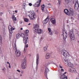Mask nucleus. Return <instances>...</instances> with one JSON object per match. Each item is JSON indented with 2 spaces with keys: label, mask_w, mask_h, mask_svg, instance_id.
Here are the masks:
<instances>
[{
  "label": "nucleus",
  "mask_w": 79,
  "mask_h": 79,
  "mask_svg": "<svg viewBox=\"0 0 79 79\" xmlns=\"http://www.w3.org/2000/svg\"><path fill=\"white\" fill-rule=\"evenodd\" d=\"M61 53L63 56H65L63 58V60L65 61L64 63L67 64V66L69 68H73V64L69 62V60H68V59L66 58L69 56V53L64 49H62L61 51Z\"/></svg>",
  "instance_id": "obj_1"
},
{
  "label": "nucleus",
  "mask_w": 79,
  "mask_h": 79,
  "mask_svg": "<svg viewBox=\"0 0 79 79\" xmlns=\"http://www.w3.org/2000/svg\"><path fill=\"white\" fill-rule=\"evenodd\" d=\"M69 36L71 40H74L75 36L74 34V30L73 29H71L70 31V35Z\"/></svg>",
  "instance_id": "obj_2"
},
{
  "label": "nucleus",
  "mask_w": 79,
  "mask_h": 79,
  "mask_svg": "<svg viewBox=\"0 0 79 79\" xmlns=\"http://www.w3.org/2000/svg\"><path fill=\"white\" fill-rule=\"evenodd\" d=\"M73 3L75 5L74 8L76 10H77L79 9V4H78V0H73Z\"/></svg>",
  "instance_id": "obj_3"
},
{
  "label": "nucleus",
  "mask_w": 79,
  "mask_h": 79,
  "mask_svg": "<svg viewBox=\"0 0 79 79\" xmlns=\"http://www.w3.org/2000/svg\"><path fill=\"white\" fill-rule=\"evenodd\" d=\"M35 13L34 12H32L30 13L29 15V17L30 19L33 20L35 19Z\"/></svg>",
  "instance_id": "obj_4"
},
{
  "label": "nucleus",
  "mask_w": 79,
  "mask_h": 79,
  "mask_svg": "<svg viewBox=\"0 0 79 79\" xmlns=\"http://www.w3.org/2000/svg\"><path fill=\"white\" fill-rule=\"evenodd\" d=\"M41 2L42 0H39L33 5V6L34 7H36V6L38 7H39V6L40 5V3H41Z\"/></svg>",
  "instance_id": "obj_5"
},
{
  "label": "nucleus",
  "mask_w": 79,
  "mask_h": 79,
  "mask_svg": "<svg viewBox=\"0 0 79 79\" xmlns=\"http://www.w3.org/2000/svg\"><path fill=\"white\" fill-rule=\"evenodd\" d=\"M20 36L23 38V43L25 44H27V39L25 37V35L23 33H22L20 35Z\"/></svg>",
  "instance_id": "obj_6"
},
{
  "label": "nucleus",
  "mask_w": 79,
  "mask_h": 79,
  "mask_svg": "<svg viewBox=\"0 0 79 79\" xmlns=\"http://www.w3.org/2000/svg\"><path fill=\"white\" fill-rule=\"evenodd\" d=\"M68 10L69 13H70V15L71 14L74 17L76 16V14H75V13L74 12V11L72 8H69V10Z\"/></svg>",
  "instance_id": "obj_7"
},
{
  "label": "nucleus",
  "mask_w": 79,
  "mask_h": 79,
  "mask_svg": "<svg viewBox=\"0 0 79 79\" xmlns=\"http://www.w3.org/2000/svg\"><path fill=\"white\" fill-rule=\"evenodd\" d=\"M67 35H68L67 34V33L66 32V31H63V39H64V41H66V39L67 38Z\"/></svg>",
  "instance_id": "obj_8"
},
{
  "label": "nucleus",
  "mask_w": 79,
  "mask_h": 79,
  "mask_svg": "<svg viewBox=\"0 0 79 79\" xmlns=\"http://www.w3.org/2000/svg\"><path fill=\"white\" fill-rule=\"evenodd\" d=\"M34 33H37L38 34H42V30L38 28V29L35 30V31H34Z\"/></svg>",
  "instance_id": "obj_9"
},
{
  "label": "nucleus",
  "mask_w": 79,
  "mask_h": 79,
  "mask_svg": "<svg viewBox=\"0 0 79 79\" xmlns=\"http://www.w3.org/2000/svg\"><path fill=\"white\" fill-rule=\"evenodd\" d=\"M39 64V54H37L36 56V66L37 68V66Z\"/></svg>",
  "instance_id": "obj_10"
},
{
  "label": "nucleus",
  "mask_w": 79,
  "mask_h": 79,
  "mask_svg": "<svg viewBox=\"0 0 79 79\" xmlns=\"http://www.w3.org/2000/svg\"><path fill=\"white\" fill-rule=\"evenodd\" d=\"M39 24H35L34 25V27L33 28L34 32L36 29H39Z\"/></svg>",
  "instance_id": "obj_11"
},
{
  "label": "nucleus",
  "mask_w": 79,
  "mask_h": 79,
  "mask_svg": "<svg viewBox=\"0 0 79 79\" xmlns=\"http://www.w3.org/2000/svg\"><path fill=\"white\" fill-rule=\"evenodd\" d=\"M49 19H49V17L48 16L47 18L44 20L43 22V24H47L48 22V21H49Z\"/></svg>",
  "instance_id": "obj_12"
},
{
  "label": "nucleus",
  "mask_w": 79,
  "mask_h": 79,
  "mask_svg": "<svg viewBox=\"0 0 79 79\" xmlns=\"http://www.w3.org/2000/svg\"><path fill=\"white\" fill-rule=\"evenodd\" d=\"M15 54L17 56H19L21 55V52L19 50H16L15 52Z\"/></svg>",
  "instance_id": "obj_13"
},
{
  "label": "nucleus",
  "mask_w": 79,
  "mask_h": 79,
  "mask_svg": "<svg viewBox=\"0 0 79 79\" xmlns=\"http://www.w3.org/2000/svg\"><path fill=\"white\" fill-rule=\"evenodd\" d=\"M22 68L23 69L26 68V60H25L22 64Z\"/></svg>",
  "instance_id": "obj_14"
},
{
  "label": "nucleus",
  "mask_w": 79,
  "mask_h": 79,
  "mask_svg": "<svg viewBox=\"0 0 79 79\" xmlns=\"http://www.w3.org/2000/svg\"><path fill=\"white\" fill-rule=\"evenodd\" d=\"M71 68L69 70V71L71 72V73H76V69L73 67H71Z\"/></svg>",
  "instance_id": "obj_15"
},
{
  "label": "nucleus",
  "mask_w": 79,
  "mask_h": 79,
  "mask_svg": "<svg viewBox=\"0 0 79 79\" xmlns=\"http://www.w3.org/2000/svg\"><path fill=\"white\" fill-rule=\"evenodd\" d=\"M64 13H65L66 15H70V13L69 12V10L67 9H65L64 10Z\"/></svg>",
  "instance_id": "obj_16"
},
{
  "label": "nucleus",
  "mask_w": 79,
  "mask_h": 79,
  "mask_svg": "<svg viewBox=\"0 0 79 79\" xmlns=\"http://www.w3.org/2000/svg\"><path fill=\"white\" fill-rule=\"evenodd\" d=\"M61 79H68L67 77L64 75H62L60 77Z\"/></svg>",
  "instance_id": "obj_17"
},
{
  "label": "nucleus",
  "mask_w": 79,
  "mask_h": 79,
  "mask_svg": "<svg viewBox=\"0 0 79 79\" xmlns=\"http://www.w3.org/2000/svg\"><path fill=\"white\" fill-rule=\"evenodd\" d=\"M45 8V5H44L43 4L41 5V9L42 10V11L43 12H44V11H45V9H44V8Z\"/></svg>",
  "instance_id": "obj_18"
},
{
  "label": "nucleus",
  "mask_w": 79,
  "mask_h": 79,
  "mask_svg": "<svg viewBox=\"0 0 79 79\" xmlns=\"http://www.w3.org/2000/svg\"><path fill=\"white\" fill-rule=\"evenodd\" d=\"M50 53H48L45 56V58L46 59H48L50 58Z\"/></svg>",
  "instance_id": "obj_19"
},
{
  "label": "nucleus",
  "mask_w": 79,
  "mask_h": 79,
  "mask_svg": "<svg viewBox=\"0 0 79 79\" xmlns=\"http://www.w3.org/2000/svg\"><path fill=\"white\" fill-rule=\"evenodd\" d=\"M12 19L14 21H17V19H16V18L15 17V15H13L12 16Z\"/></svg>",
  "instance_id": "obj_20"
},
{
  "label": "nucleus",
  "mask_w": 79,
  "mask_h": 79,
  "mask_svg": "<svg viewBox=\"0 0 79 79\" xmlns=\"http://www.w3.org/2000/svg\"><path fill=\"white\" fill-rule=\"evenodd\" d=\"M14 50L16 51L17 50V48H16V43L14 44Z\"/></svg>",
  "instance_id": "obj_21"
},
{
  "label": "nucleus",
  "mask_w": 79,
  "mask_h": 79,
  "mask_svg": "<svg viewBox=\"0 0 79 79\" xmlns=\"http://www.w3.org/2000/svg\"><path fill=\"white\" fill-rule=\"evenodd\" d=\"M26 48H27L28 47V44H27L25 45V48L24 50V52H26Z\"/></svg>",
  "instance_id": "obj_22"
},
{
  "label": "nucleus",
  "mask_w": 79,
  "mask_h": 79,
  "mask_svg": "<svg viewBox=\"0 0 79 79\" xmlns=\"http://www.w3.org/2000/svg\"><path fill=\"white\" fill-rule=\"evenodd\" d=\"M21 37V35L19 34L18 33L16 35V38L17 39H19Z\"/></svg>",
  "instance_id": "obj_23"
},
{
  "label": "nucleus",
  "mask_w": 79,
  "mask_h": 79,
  "mask_svg": "<svg viewBox=\"0 0 79 79\" xmlns=\"http://www.w3.org/2000/svg\"><path fill=\"white\" fill-rule=\"evenodd\" d=\"M51 22L52 21H56V19L54 18H52L50 19Z\"/></svg>",
  "instance_id": "obj_24"
},
{
  "label": "nucleus",
  "mask_w": 79,
  "mask_h": 79,
  "mask_svg": "<svg viewBox=\"0 0 79 79\" xmlns=\"http://www.w3.org/2000/svg\"><path fill=\"white\" fill-rule=\"evenodd\" d=\"M9 30L10 34H13V30L10 29H9Z\"/></svg>",
  "instance_id": "obj_25"
},
{
  "label": "nucleus",
  "mask_w": 79,
  "mask_h": 79,
  "mask_svg": "<svg viewBox=\"0 0 79 79\" xmlns=\"http://www.w3.org/2000/svg\"><path fill=\"white\" fill-rule=\"evenodd\" d=\"M24 20L25 22H28V21H29V20L26 18H24Z\"/></svg>",
  "instance_id": "obj_26"
},
{
  "label": "nucleus",
  "mask_w": 79,
  "mask_h": 79,
  "mask_svg": "<svg viewBox=\"0 0 79 79\" xmlns=\"http://www.w3.org/2000/svg\"><path fill=\"white\" fill-rule=\"evenodd\" d=\"M51 23L54 25H55V24H56V20H55L54 21H52V22H51Z\"/></svg>",
  "instance_id": "obj_27"
},
{
  "label": "nucleus",
  "mask_w": 79,
  "mask_h": 79,
  "mask_svg": "<svg viewBox=\"0 0 79 79\" xmlns=\"http://www.w3.org/2000/svg\"><path fill=\"white\" fill-rule=\"evenodd\" d=\"M70 0H65V1L66 3H69V2H70Z\"/></svg>",
  "instance_id": "obj_28"
},
{
  "label": "nucleus",
  "mask_w": 79,
  "mask_h": 79,
  "mask_svg": "<svg viewBox=\"0 0 79 79\" xmlns=\"http://www.w3.org/2000/svg\"><path fill=\"white\" fill-rule=\"evenodd\" d=\"M45 72L47 73V72H49V69L48 68H46L45 69Z\"/></svg>",
  "instance_id": "obj_29"
},
{
  "label": "nucleus",
  "mask_w": 79,
  "mask_h": 79,
  "mask_svg": "<svg viewBox=\"0 0 79 79\" xmlns=\"http://www.w3.org/2000/svg\"><path fill=\"white\" fill-rule=\"evenodd\" d=\"M50 35H52V31L51 30V29L50 28Z\"/></svg>",
  "instance_id": "obj_30"
},
{
  "label": "nucleus",
  "mask_w": 79,
  "mask_h": 79,
  "mask_svg": "<svg viewBox=\"0 0 79 79\" xmlns=\"http://www.w3.org/2000/svg\"><path fill=\"white\" fill-rule=\"evenodd\" d=\"M0 43L2 44V38L1 36L0 38Z\"/></svg>",
  "instance_id": "obj_31"
},
{
  "label": "nucleus",
  "mask_w": 79,
  "mask_h": 79,
  "mask_svg": "<svg viewBox=\"0 0 79 79\" xmlns=\"http://www.w3.org/2000/svg\"><path fill=\"white\" fill-rule=\"evenodd\" d=\"M47 72H44V75L45 76L47 77V79H48V78H47Z\"/></svg>",
  "instance_id": "obj_32"
},
{
  "label": "nucleus",
  "mask_w": 79,
  "mask_h": 79,
  "mask_svg": "<svg viewBox=\"0 0 79 79\" xmlns=\"http://www.w3.org/2000/svg\"><path fill=\"white\" fill-rule=\"evenodd\" d=\"M61 0H58L59 5H61Z\"/></svg>",
  "instance_id": "obj_33"
},
{
  "label": "nucleus",
  "mask_w": 79,
  "mask_h": 79,
  "mask_svg": "<svg viewBox=\"0 0 79 79\" xmlns=\"http://www.w3.org/2000/svg\"><path fill=\"white\" fill-rule=\"evenodd\" d=\"M10 30H14L15 29V28H13V27H12L11 28H10Z\"/></svg>",
  "instance_id": "obj_34"
},
{
  "label": "nucleus",
  "mask_w": 79,
  "mask_h": 79,
  "mask_svg": "<svg viewBox=\"0 0 79 79\" xmlns=\"http://www.w3.org/2000/svg\"><path fill=\"white\" fill-rule=\"evenodd\" d=\"M44 50L45 51H46L47 50V48L46 47H45L44 48Z\"/></svg>",
  "instance_id": "obj_35"
},
{
  "label": "nucleus",
  "mask_w": 79,
  "mask_h": 79,
  "mask_svg": "<svg viewBox=\"0 0 79 79\" xmlns=\"http://www.w3.org/2000/svg\"><path fill=\"white\" fill-rule=\"evenodd\" d=\"M11 28V27H12V26H11V25H9V26H8V29L9 30H10V28Z\"/></svg>",
  "instance_id": "obj_36"
},
{
  "label": "nucleus",
  "mask_w": 79,
  "mask_h": 79,
  "mask_svg": "<svg viewBox=\"0 0 79 79\" xmlns=\"http://www.w3.org/2000/svg\"><path fill=\"white\" fill-rule=\"evenodd\" d=\"M29 6H32V4L31 3H29Z\"/></svg>",
  "instance_id": "obj_37"
},
{
  "label": "nucleus",
  "mask_w": 79,
  "mask_h": 79,
  "mask_svg": "<svg viewBox=\"0 0 79 79\" xmlns=\"http://www.w3.org/2000/svg\"><path fill=\"white\" fill-rule=\"evenodd\" d=\"M28 32H29V30H27L26 31V33H27V34Z\"/></svg>",
  "instance_id": "obj_38"
},
{
  "label": "nucleus",
  "mask_w": 79,
  "mask_h": 79,
  "mask_svg": "<svg viewBox=\"0 0 79 79\" xmlns=\"http://www.w3.org/2000/svg\"><path fill=\"white\" fill-rule=\"evenodd\" d=\"M26 5L25 3H23V6H25Z\"/></svg>",
  "instance_id": "obj_39"
},
{
  "label": "nucleus",
  "mask_w": 79,
  "mask_h": 79,
  "mask_svg": "<svg viewBox=\"0 0 79 79\" xmlns=\"http://www.w3.org/2000/svg\"><path fill=\"white\" fill-rule=\"evenodd\" d=\"M60 66H61V65L60 64L59 65L60 68H63V67Z\"/></svg>",
  "instance_id": "obj_40"
},
{
  "label": "nucleus",
  "mask_w": 79,
  "mask_h": 79,
  "mask_svg": "<svg viewBox=\"0 0 79 79\" xmlns=\"http://www.w3.org/2000/svg\"><path fill=\"white\" fill-rule=\"evenodd\" d=\"M17 71L18 72H19V73H20V72H21V71L19 70H17Z\"/></svg>",
  "instance_id": "obj_41"
},
{
  "label": "nucleus",
  "mask_w": 79,
  "mask_h": 79,
  "mask_svg": "<svg viewBox=\"0 0 79 79\" xmlns=\"http://www.w3.org/2000/svg\"><path fill=\"white\" fill-rule=\"evenodd\" d=\"M2 15H3V12H1L0 13L1 16H2Z\"/></svg>",
  "instance_id": "obj_42"
},
{
  "label": "nucleus",
  "mask_w": 79,
  "mask_h": 79,
  "mask_svg": "<svg viewBox=\"0 0 79 79\" xmlns=\"http://www.w3.org/2000/svg\"><path fill=\"white\" fill-rule=\"evenodd\" d=\"M66 73H67L66 72H65L63 74V75H64V74H66Z\"/></svg>",
  "instance_id": "obj_43"
},
{
  "label": "nucleus",
  "mask_w": 79,
  "mask_h": 79,
  "mask_svg": "<svg viewBox=\"0 0 79 79\" xmlns=\"http://www.w3.org/2000/svg\"><path fill=\"white\" fill-rule=\"evenodd\" d=\"M9 68H11V65H10V64L9 65Z\"/></svg>",
  "instance_id": "obj_44"
},
{
  "label": "nucleus",
  "mask_w": 79,
  "mask_h": 79,
  "mask_svg": "<svg viewBox=\"0 0 79 79\" xmlns=\"http://www.w3.org/2000/svg\"><path fill=\"white\" fill-rule=\"evenodd\" d=\"M48 31H49V32H50V28H48Z\"/></svg>",
  "instance_id": "obj_45"
},
{
  "label": "nucleus",
  "mask_w": 79,
  "mask_h": 79,
  "mask_svg": "<svg viewBox=\"0 0 79 79\" xmlns=\"http://www.w3.org/2000/svg\"><path fill=\"white\" fill-rule=\"evenodd\" d=\"M61 71H64V69H61Z\"/></svg>",
  "instance_id": "obj_46"
},
{
  "label": "nucleus",
  "mask_w": 79,
  "mask_h": 79,
  "mask_svg": "<svg viewBox=\"0 0 79 79\" xmlns=\"http://www.w3.org/2000/svg\"><path fill=\"white\" fill-rule=\"evenodd\" d=\"M7 64H10V63H9V62H7Z\"/></svg>",
  "instance_id": "obj_47"
},
{
  "label": "nucleus",
  "mask_w": 79,
  "mask_h": 79,
  "mask_svg": "<svg viewBox=\"0 0 79 79\" xmlns=\"http://www.w3.org/2000/svg\"><path fill=\"white\" fill-rule=\"evenodd\" d=\"M20 24H22V23H23V22H22V21H20Z\"/></svg>",
  "instance_id": "obj_48"
},
{
  "label": "nucleus",
  "mask_w": 79,
  "mask_h": 79,
  "mask_svg": "<svg viewBox=\"0 0 79 79\" xmlns=\"http://www.w3.org/2000/svg\"><path fill=\"white\" fill-rule=\"evenodd\" d=\"M71 19H74V18L73 17H71Z\"/></svg>",
  "instance_id": "obj_49"
},
{
  "label": "nucleus",
  "mask_w": 79,
  "mask_h": 79,
  "mask_svg": "<svg viewBox=\"0 0 79 79\" xmlns=\"http://www.w3.org/2000/svg\"><path fill=\"white\" fill-rule=\"evenodd\" d=\"M2 18H0V20H2Z\"/></svg>",
  "instance_id": "obj_50"
},
{
  "label": "nucleus",
  "mask_w": 79,
  "mask_h": 79,
  "mask_svg": "<svg viewBox=\"0 0 79 79\" xmlns=\"http://www.w3.org/2000/svg\"><path fill=\"white\" fill-rule=\"evenodd\" d=\"M17 11H17V10H16L15 11V13H17Z\"/></svg>",
  "instance_id": "obj_51"
},
{
  "label": "nucleus",
  "mask_w": 79,
  "mask_h": 79,
  "mask_svg": "<svg viewBox=\"0 0 79 79\" xmlns=\"http://www.w3.org/2000/svg\"><path fill=\"white\" fill-rule=\"evenodd\" d=\"M21 73H24V72L23 71H21Z\"/></svg>",
  "instance_id": "obj_52"
},
{
  "label": "nucleus",
  "mask_w": 79,
  "mask_h": 79,
  "mask_svg": "<svg viewBox=\"0 0 79 79\" xmlns=\"http://www.w3.org/2000/svg\"><path fill=\"white\" fill-rule=\"evenodd\" d=\"M20 30H23V28H20Z\"/></svg>",
  "instance_id": "obj_53"
},
{
  "label": "nucleus",
  "mask_w": 79,
  "mask_h": 79,
  "mask_svg": "<svg viewBox=\"0 0 79 79\" xmlns=\"http://www.w3.org/2000/svg\"><path fill=\"white\" fill-rule=\"evenodd\" d=\"M28 25L29 26V25H31V23H29L28 24Z\"/></svg>",
  "instance_id": "obj_54"
},
{
  "label": "nucleus",
  "mask_w": 79,
  "mask_h": 79,
  "mask_svg": "<svg viewBox=\"0 0 79 79\" xmlns=\"http://www.w3.org/2000/svg\"><path fill=\"white\" fill-rule=\"evenodd\" d=\"M1 6H2H2H3V5H1Z\"/></svg>",
  "instance_id": "obj_55"
},
{
  "label": "nucleus",
  "mask_w": 79,
  "mask_h": 79,
  "mask_svg": "<svg viewBox=\"0 0 79 79\" xmlns=\"http://www.w3.org/2000/svg\"><path fill=\"white\" fill-rule=\"evenodd\" d=\"M2 70H3V71H4V69H3Z\"/></svg>",
  "instance_id": "obj_56"
},
{
  "label": "nucleus",
  "mask_w": 79,
  "mask_h": 79,
  "mask_svg": "<svg viewBox=\"0 0 79 79\" xmlns=\"http://www.w3.org/2000/svg\"><path fill=\"white\" fill-rule=\"evenodd\" d=\"M28 39V37H27V39Z\"/></svg>",
  "instance_id": "obj_57"
},
{
  "label": "nucleus",
  "mask_w": 79,
  "mask_h": 79,
  "mask_svg": "<svg viewBox=\"0 0 79 79\" xmlns=\"http://www.w3.org/2000/svg\"><path fill=\"white\" fill-rule=\"evenodd\" d=\"M20 76H22V75L21 74L20 75Z\"/></svg>",
  "instance_id": "obj_58"
},
{
  "label": "nucleus",
  "mask_w": 79,
  "mask_h": 79,
  "mask_svg": "<svg viewBox=\"0 0 79 79\" xmlns=\"http://www.w3.org/2000/svg\"><path fill=\"white\" fill-rule=\"evenodd\" d=\"M51 54H53V52H51Z\"/></svg>",
  "instance_id": "obj_59"
},
{
  "label": "nucleus",
  "mask_w": 79,
  "mask_h": 79,
  "mask_svg": "<svg viewBox=\"0 0 79 79\" xmlns=\"http://www.w3.org/2000/svg\"><path fill=\"white\" fill-rule=\"evenodd\" d=\"M78 43H79V40L78 41Z\"/></svg>",
  "instance_id": "obj_60"
},
{
  "label": "nucleus",
  "mask_w": 79,
  "mask_h": 79,
  "mask_svg": "<svg viewBox=\"0 0 79 79\" xmlns=\"http://www.w3.org/2000/svg\"><path fill=\"white\" fill-rule=\"evenodd\" d=\"M35 36H34V37H35Z\"/></svg>",
  "instance_id": "obj_61"
},
{
  "label": "nucleus",
  "mask_w": 79,
  "mask_h": 79,
  "mask_svg": "<svg viewBox=\"0 0 79 79\" xmlns=\"http://www.w3.org/2000/svg\"><path fill=\"white\" fill-rule=\"evenodd\" d=\"M78 76L79 77V74H78Z\"/></svg>",
  "instance_id": "obj_62"
},
{
  "label": "nucleus",
  "mask_w": 79,
  "mask_h": 79,
  "mask_svg": "<svg viewBox=\"0 0 79 79\" xmlns=\"http://www.w3.org/2000/svg\"><path fill=\"white\" fill-rule=\"evenodd\" d=\"M12 0V1H13V0Z\"/></svg>",
  "instance_id": "obj_63"
},
{
  "label": "nucleus",
  "mask_w": 79,
  "mask_h": 79,
  "mask_svg": "<svg viewBox=\"0 0 79 79\" xmlns=\"http://www.w3.org/2000/svg\"><path fill=\"white\" fill-rule=\"evenodd\" d=\"M50 8H52V7H50Z\"/></svg>",
  "instance_id": "obj_64"
}]
</instances>
